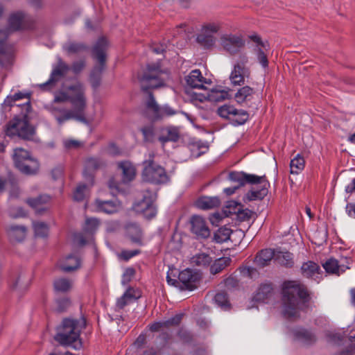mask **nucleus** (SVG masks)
Wrapping results in <instances>:
<instances>
[{
  "mask_svg": "<svg viewBox=\"0 0 355 355\" xmlns=\"http://www.w3.org/2000/svg\"><path fill=\"white\" fill-rule=\"evenodd\" d=\"M87 98L84 85L77 81L70 85L63 86L53 95V100L47 110L54 116L59 125L76 119L87 123L85 111Z\"/></svg>",
  "mask_w": 355,
  "mask_h": 355,
  "instance_id": "nucleus-1",
  "label": "nucleus"
},
{
  "mask_svg": "<svg viewBox=\"0 0 355 355\" xmlns=\"http://www.w3.org/2000/svg\"><path fill=\"white\" fill-rule=\"evenodd\" d=\"M309 300V295L304 285L297 281H288L282 286V311L285 317L295 318L299 315L301 304Z\"/></svg>",
  "mask_w": 355,
  "mask_h": 355,
  "instance_id": "nucleus-2",
  "label": "nucleus"
},
{
  "mask_svg": "<svg viewBox=\"0 0 355 355\" xmlns=\"http://www.w3.org/2000/svg\"><path fill=\"white\" fill-rule=\"evenodd\" d=\"M230 180L244 186L247 184H252V189L245 195V198L248 201L262 200L268 193L270 183L265 175L258 176L249 174L243 171H233L230 173Z\"/></svg>",
  "mask_w": 355,
  "mask_h": 355,
  "instance_id": "nucleus-3",
  "label": "nucleus"
},
{
  "mask_svg": "<svg viewBox=\"0 0 355 355\" xmlns=\"http://www.w3.org/2000/svg\"><path fill=\"white\" fill-rule=\"evenodd\" d=\"M86 322L83 318L80 319L65 318L58 328L54 339L60 345L70 346L75 349L82 347L80 338L81 331L85 327Z\"/></svg>",
  "mask_w": 355,
  "mask_h": 355,
  "instance_id": "nucleus-4",
  "label": "nucleus"
},
{
  "mask_svg": "<svg viewBox=\"0 0 355 355\" xmlns=\"http://www.w3.org/2000/svg\"><path fill=\"white\" fill-rule=\"evenodd\" d=\"M107 48L108 42L105 37L99 38L92 48V58L98 62V65L94 67L89 77L90 83L94 89L98 88L101 85V76L105 69Z\"/></svg>",
  "mask_w": 355,
  "mask_h": 355,
  "instance_id": "nucleus-5",
  "label": "nucleus"
},
{
  "mask_svg": "<svg viewBox=\"0 0 355 355\" xmlns=\"http://www.w3.org/2000/svg\"><path fill=\"white\" fill-rule=\"evenodd\" d=\"M31 19L22 11H15L10 14L6 28H0V44H1L12 32L23 31L30 27Z\"/></svg>",
  "mask_w": 355,
  "mask_h": 355,
  "instance_id": "nucleus-6",
  "label": "nucleus"
},
{
  "mask_svg": "<svg viewBox=\"0 0 355 355\" xmlns=\"http://www.w3.org/2000/svg\"><path fill=\"white\" fill-rule=\"evenodd\" d=\"M12 157L15 166L21 173L26 175H33L38 171L40 165L37 160L24 148H15Z\"/></svg>",
  "mask_w": 355,
  "mask_h": 355,
  "instance_id": "nucleus-7",
  "label": "nucleus"
},
{
  "mask_svg": "<svg viewBox=\"0 0 355 355\" xmlns=\"http://www.w3.org/2000/svg\"><path fill=\"white\" fill-rule=\"evenodd\" d=\"M35 129L26 120L14 118L6 125V135L9 137H17L24 139H33Z\"/></svg>",
  "mask_w": 355,
  "mask_h": 355,
  "instance_id": "nucleus-8",
  "label": "nucleus"
},
{
  "mask_svg": "<svg viewBox=\"0 0 355 355\" xmlns=\"http://www.w3.org/2000/svg\"><path fill=\"white\" fill-rule=\"evenodd\" d=\"M144 164V168L142 172L144 181L157 184L168 182L169 178L164 168L155 164L153 160H146Z\"/></svg>",
  "mask_w": 355,
  "mask_h": 355,
  "instance_id": "nucleus-9",
  "label": "nucleus"
},
{
  "mask_svg": "<svg viewBox=\"0 0 355 355\" xmlns=\"http://www.w3.org/2000/svg\"><path fill=\"white\" fill-rule=\"evenodd\" d=\"M163 72L159 66L148 65L146 71L139 78L141 88L144 91L157 89L164 85Z\"/></svg>",
  "mask_w": 355,
  "mask_h": 355,
  "instance_id": "nucleus-10",
  "label": "nucleus"
},
{
  "mask_svg": "<svg viewBox=\"0 0 355 355\" xmlns=\"http://www.w3.org/2000/svg\"><path fill=\"white\" fill-rule=\"evenodd\" d=\"M155 193L146 189L142 200L135 205V209L137 212L141 213L147 219H152L157 214V209L154 205Z\"/></svg>",
  "mask_w": 355,
  "mask_h": 355,
  "instance_id": "nucleus-11",
  "label": "nucleus"
},
{
  "mask_svg": "<svg viewBox=\"0 0 355 355\" xmlns=\"http://www.w3.org/2000/svg\"><path fill=\"white\" fill-rule=\"evenodd\" d=\"M220 29V25L216 22H209L202 26L200 33L197 35L196 41L198 44L209 49L216 43L214 34Z\"/></svg>",
  "mask_w": 355,
  "mask_h": 355,
  "instance_id": "nucleus-12",
  "label": "nucleus"
},
{
  "mask_svg": "<svg viewBox=\"0 0 355 355\" xmlns=\"http://www.w3.org/2000/svg\"><path fill=\"white\" fill-rule=\"evenodd\" d=\"M220 45L226 52L235 55L245 46V42L240 35L225 33L220 37Z\"/></svg>",
  "mask_w": 355,
  "mask_h": 355,
  "instance_id": "nucleus-13",
  "label": "nucleus"
},
{
  "mask_svg": "<svg viewBox=\"0 0 355 355\" xmlns=\"http://www.w3.org/2000/svg\"><path fill=\"white\" fill-rule=\"evenodd\" d=\"M146 107L150 116L155 120L160 119L165 116H171L178 113V111L168 105L159 106L151 93L149 94L148 98L146 103Z\"/></svg>",
  "mask_w": 355,
  "mask_h": 355,
  "instance_id": "nucleus-14",
  "label": "nucleus"
},
{
  "mask_svg": "<svg viewBox=\"0 0 355 355\" xmlns=\"http://www.w3.org/2000/svg\"><path fill=\"white\" fill-rule=\"evenodd\" d=\"M69 67L60 58L58 60V64L53 67L49 80L39 85L42 90L47 91L52 89L55 83L63 78L68 71Z\"/></svg>",
  "mask_w": 355,
  "mask_h": 355,
  "instance_id": "nucleus-15",
  "label": "nucleus"
},
{
  "mask_svg": "<svg viewBox=\"0 0 355 355\" xmlns=\"http://www.w3.org/2000/svg\"><path fill=\"white\" fill-rule=\"evenodd\" d=\"M191 231L198 239H207L210 230L205 219L200 216H193L190 219Z\"/></svg>",
  "mask_w": 355,
  "mask_h": 355,
  "instance_id": "nucleus-16",
  "label": "nucleus"
},
{
  "mask_svg": "<svg viewBox=\"0 0 355 355\" xmlns=\"http://www.w3.org/2000/svg\"><path fill=\"white\" fill-rule=\"evenodd\" d=\"M104 166L105 162L98 157H90L85 159L83 176L87 181H91L90 185L94 184V173Z\"/></svg>",
  "mask_w": 355,
  "mask_h": 355,
  "instance_id": "nucleus-17",
  "label": "nucleus"
},
{
  "mask_svg": "<svg viewBox=\"0 0 355 355\" xmlns=\"http://www.w3.org/2000/svg\"><path fill=\"white\" fill-rule=\"evenodd\" d=\"M94 206L96 211L107 214H114L121 208V202L116 199L108 200L96 199L94 202Z\"/></svg>",
  "mask_w": 355,
  "mask_h": 355,
  "instance_id": "nucleus-18",
  "label": "nucleus"
},
{
  "mask_svg": "<svg viewBox=\"0 0 355 355\" xmlns=\"http://www.w3.org/2000/svg\"><path fill=\"white\" fill-rule=\"evenodd\" d=\"M230 91V89L222 86H216L208 91L206 94H203L200 101H202L204 99H207L211 102H220L231 97Z\"/></svg>",
  "mask_w": 355,
  "mask_h": 355,
  "instance_id": "nucleus-19",
  "label": "nucleus"
},
{
  "mask_svg": "<svg viewBox=\"0 0 355 355\" xmlns=\"http://www.w3.org/2000/svg\"><path fill=\"white\" fill-rule=\"evenodd\" d=\"M178 279L182 284L183 288L192 291L196 288L199 277L198 273L187 268L179 273Z\"/></svg>",
  "mask_w": 355,
  "mask_h": 355,
  "instance_id": "nucleus-20",
  "label": "nucleus"
},
{
  "mask_svg": "<svg viewBox=\"0 0 355 355\" xmlns=\"http://www.w3.org/2000/svg\"><path fill=\"white\" fill-rule=\"evenodd\" d=\"M187 85L192 88L206 89L205 85H210L211 81L204 78L199 69L192 70L186 77Z\"/></svg>",
  "mask_w": 355,
  "mask_h": 355,
  "instance_id": "nucleus-21",
  "label": "nucleus"
},
{
  "mask_svg": "<svg viewBox=\"0 0 355 355\" xmlns=\"http://www.w3.org/2000/svg\"><path fill=\"white\" fill-rule=\"evenodd\" d=\"M302 275L306 278L312 279L319 282L321 279V269L316 263L308 261L301 266Z\"/></svg>",
  "mask_w": 355,
  "mask_h": 355,
  "instance_id": "nucleus-22",
  "label": "nucleus"
},
{
  "mask_svg": "<svg viewBox=\"0 0 355 355\" xmlns=\"http://www.w3.org/2000/svg\"><path fill=\"white\" fill-rule=\"evenodd\" d=\"M250 75V71L245 66L234 64V69L231 72L230 79L234 85H241L244 83L245 78Z\"/></svg>",
  "mask_w": 355,
  "mask_h": 355,
  "instance_id": "nucleus-23",
  "label": "nucleus"
},
{
  "mask_svg": "<svg viewBox=\"0 0 355 355\" xmlns=\"http://www.w3.org/2000/svg\"><path fill=\"white\" fill-rule=\"evenodd\" d=\"M272 295V285L270 284H263L255 291L252 297V302L268 303Z\"/></svg>",
  "mask_w": 355,
  "mask_h": 355,
  "instance_id": "nucleus-24",
  "label": "nucleus"
},
{
  "mask_svg": "<svg viewBox=\"0 0 355 355\" xmlns=\"http://www.w3.org/2000/svg\"><path fill=\"white\" fill-rule=\"evenodd\" d=\"M180 137V132L178 127L168 126L162 129L158 139L162 144L168 141L176 142L179 140Z\"/></svg>",
  "mask_w": 355,
  "mask_h": 355,
  "instance_id": "nucleus-25",
  "label": "nucleus"
},
{
  "mask_svg": "<svg viewBox=\"0 0 355 355\" xmlns=\"http://www.w3.org/2000/svg\"><path fill=\"white\" fill-rule=\"evenodd\" d=\"M59 267L65 272H72L80 267V259L76 255L69 254L60 260Z\"/></svg>",
  "mask_w": 355,
  "mask_h": 355,
  "instance_id": "nucleus-26",
  "label": "nucleus"
},
{
  "mask_svg": "<svg viewBox=\"0 0 355 355\" xmlns=\"http://www.w3.org/2000/svg\"><path fill=\"white\" fill-rule=\"evenodd\" d=\"M140 295L139 291L129 287L123 295L117 300L116 306L119 309H122L126 305L138 299Z\"/></svg>",
  "mask_w": 355,
  "mask_h": 355,
  "instance_id": "nucleus-27",
  "label": "nucleus"
},
{
  "mask_svg": "<svg viewBox=\"0 0 355 355\" xmlns=\"http://www.w3.org/2000/svg\"><path fill=\"white\" fill-rule=\"evenodd\" d=\"M125 231L128 237L134 243L142 245L143 233L139 225L137 223H129L125 226Z\"/></svg>",
  "mask_w": 355,
  "mask_h": 355,
  "instance_id": "nucleus-28",
  "label": "nucleus"
},
{
  "mask_svg": "<svg viewBox=\"0 0 355 355\" xmlns=\"http://www.w3.org/2000/svg\"><path fill=\"white\" fill-rule=\"evenodd\" d=\"M51 200L49 196L44 195L40 196L35 198H29L26 200V202L33 207L37 214H41L42 211L47 209L46 204H47Z\"/></svg>",
  "mask_w": 355,
  "mask_h": 355,
  "instance_id": "nucleus-29",
  "label": "nucleus"
},
{
  "mask_svg": "<svg viewBox=\"0 0 355 355\" xmlns=\"http://www.w3.org/2000/svg\"><path fill=\"white\" fill-rule=\"evenodd\" d=\"M118 166L122 171V181L128 183L132 181L136 175L135 166L130 162H121L119 163Z\"/></svg>",
  "mask_w": 355,
  "mask_h": 355,
  "instance_id": "nucleus-30",
  "label": "nucleus"
},
{
  "mask_svg": "<svg viewBox=\"0 0 355 355\" xmlns=\"http://www.w3.org/2000/svg\"><path fill=\"white\" fill-rule=\"evenodd\" d=\"M220 199L216 197L202 196L196 201V206L201 209L207 210L220 206Z\"/></svg>",
  "mask_w": 355,
  "mask_h": 355,
  "instance_id": "nucleus-31",
  "label": "nucleus"
},
{
  "mask_svg": "<svg viewBox=\"0 0 355 355\" xmlns=\"http://www.w3.org/2000/svg\"><path fill=\"white\" fill-rule=\"evenodd\" d=\"M275 258V254L271 249H265L261 250L254 258V263L259 267H264L269 264L272 258Z\"/></svg>",
  "mask_w": 355,
  "mask_h": 355,
  "instance_id": "nucleus-32",
  "label": "nucleus"
},
{
  "mask_svg": "<svg viewBox=\"0 0 355 355\" xmlns=\"http://www.w3.org/2000/svg\"><path fill=\"white\" fill-rule=\"evenodd\" d=\"M26 227L23 225H10L8 228L10 239L15 241H22L26 236Z\"/></svg>",
  "mask_w": 355,
  "mask_h": 355,
  "instance_id": "nucleus-33",
  "label": "nucleus"
},
{
  "mask_svg": "<svg viewBox=\"0 0 355 355\" xmlns=\"http://www.w3.org/2000/svg\"><path fill=\"white\" fill-rule=\"evenodd\" d=\"M211 262V257L206 252H198L191 258V263L200 268H207Z\"/></svg>",
  "mask_w": 355,
  "mask_h": 355,
  "instance_id": "nucleus-34",
  "label": "nucleus"
},
{
  "mask_svg": "<svg viewBox=\"0 0 355 355\" xmlns=\"http://www.w3.org/2000/svg\"><path fill=\"white\" fill-rule=\"evenodd\" d=\"M293 334L297 340L306 345L313 343L316 340L315 335L305 329H295Z\"/></svg>",
  "mask_w": 355,
  "mask_h": 355,
  "instance_id": "nucleus-35",
  "label": "nucleus"
},
{
  "mask_svg": "<svg viewBox=\"0 0 355 355\" xmlns=\"http://www.w3.org/2000/svg\"><path fill=\"white\" fill-rule=\"evenodd\" d=\"M254 90L249 86H244L240 88L234 94L235 101L242 104L246 101H250L253 98Z\"/></svg>",
  "mask_w": 355,
  "mask_h": 355,
  "instance_id": "nucleus-36",
  "label": "nucleus"
},
{
  "mask_svg": "<svg viewBox=\"0 0 355 355\" xmlns=\"http://www.w3.org/2000/svg\"><path fill=\"white\" fill-rule=\"evenodd\" d=\"M72 286V280L65 277L58 278L53 282L54 289L58 293L68 292L71 289Z\"/></svg>",
  "mask_w": 355,
  "mask_h": 355,
  "instance_id": "nucleus-37",
  "label": "nucleus"
},
{
  "mask_svg": "<svg viewBox=\"0 0 355 355\" xmlns=\"http://www.w3.org/2000/svg\"><path fill=\"white\" fill-rule=\"evenodd\" d=\"M232 262L230 257H223L216 259L210 266V272L213 275L220 272L227 266H230Z\"/></svg>",
  "mask_w": 355,
  "mask_h": 355,
  "instance_id": "nucleus-38",
  "label": "nucleus"
},
{
  "mask_svg": "<svg viewBox=\"0 0 355 355\" xmlns=\"http://www.w3.org/2000/svg\"><path fill=\"white\" fill-rule=\"evenodd\" d=\"M305 161L304 157L297 154L290 162V172L291 174L298 175L304 168Z\"/></svg>",
  "mask_w": 355,
  "mask_h": 355,
  "instance_id": "nucleus-39",
  "label": "nucleus"
},
{
  "mask_svg": "<svg viewBox=\"0 0 355 355\" xmlns=\"http://www.w3.org/2000/svg\"><path fill=\"white\" fill-rule=\"evenodd\" d=\"M275 260L286 268H291L294 264L293 254L288 252H279L275 254Z\"/></svg>",
  "mask_w": 355,
  "mask_h": 355,
  "instance_id": "nucleus-40",
  "label": "nucleus"
},
{
  "mask_svg": "<svg viewBox=\"0 0 355 355\" xmlns=\"http://www.w3.org/2000/svg\"><path fill=\"white\" fill-rule=\"evenodd\" d=\"M87 184H80L73 192V199L76 201H83L87 195L90 187L91 181H87Z\"/></svg>",
  "mask_w": 355,
  "mask_h": 355,
  "instance_id": "nucleus-41",
  "label": "nucleus"
},
{
  "mask_svg": "<svg viewBox=\"0 0 355 355\" xmlns=\"http://www.w3.org/2000/svg\"><path fill=\"white\" fill-rule=\"evenodd\" d=\"M232 231L225 226L218 228L214 235V239L216 243H222L230 239Z\"/></svg>",
  "mask_w": 355,
  "mask_h": 355,
  "instance_id": "nucleus-42",
  "label": "nucleus"
},
{
  "mask_svg": "<svg viewBox=\"0 0 355 355\" xmlns=\"http://www.w3.org/2000/svg\"><path fill=\"white\" fill-rule=\"evenodd\" d=\"M63 49L68 53H78L88 49L83 43L68 42L63 46Z\"/></svg>",
  "mask_w": 355,
  "mask_h": 355,
  "instance_id": "nucleus-43",
  "label": "nucleus"
},
{
  "mask_svg": "<svg viewBox=\"0 0 355 355\" xmlns=\"http://www.w3.org/2000/svg\"><path fill=\"white\" fill-rule=\"evenodd\" d=\"M234 112L230 120L234 125H243L248 121L249 114L245 110L236 109Z\"/></svg>",
  "mask_w": 355,
  "mask_h": 355,
  "instance_id": "nucleus-44",
  "label": "nucleus"
},
{
  "mask_svg": "<svg viewBox=\"0 0 355 355\" xmlns=\"http://www.w3.org/2000/svg\"><path fill=\"white\" fill-rule=\"evenodd\" d=\"M236 109L232 105L225 104L218 108L217 113L220 117L231 120L232 116L235 114Z\"/></svg>",
  "mask_w": 355,
  "mask_h": 355,
  "instance_id": "nucleus-45",
  "label": "nucleus"
},
{
  "mask_svg": "<svg viewBox=\"0 0 355 355\" xmlns=\"http://www.w3.org/2000/svg\"><path fill=\"white\" fill-rule=\"evenodd\" d=\"M323 268L327 273L340 275L338 260L330 258L322 264Z\"/></svg>",
  "mask_w": 355,
  "mask_h": 355,
  "instance_id": "nucleus-46",
  "label": "nucleus"
},
{
  "mask_svg": "<svg viewBox=\"0 0 355 355\" xmlns=\"http://www.w3.org/2000/svg\"><path fill=\"white\" fill-rule=\"evenodd\" d=\"M35 235L37 237L44 238L49 233V227L47 224L43 222H34L33 223Z\"/></svg>",
  "mask_w": 355,
  "mask_h": 355,
  "instance_id": "nucleus-47",
  "label": "nucleus"
},
{
  "mask_svg": "<svg viewBox=\"0 0 355 355\" xmlns=\"http://www.w3.org/2000/svg\"><path fill=\"white\" fill-rule=\"evenodd\" d=\"M23 98H27L28 100H29L30 99V94L27 93V92H21L15 93L12 96H7V98L5 99L3 103L5 105L12 107L14 105L12 104L13 103H15L16 101L23 99Z\"/></svg>",
  "mask_w": 355,
  "mask_h": 355,
  "instance_id": "nucleus-48",
  "label": "nucleus"
},
{
  "mask_svg": "<svg viewBox=\"0 0 355 355\" xmlns=\"http://www.w3.org/2000/svg\"><path fill=\"white\" fill-rule=\"evenodd\" d=\"M214 301L222 309H227L230 306L227 295L223 292L216 293L214 297Z\"/></svg>",
  "mask_w": 355,
  "mask_h": 355,
  "instance_id": "nucleus-49",
  "label": "nucleus"
},
{
  "mask_svg": "<svg viewBox=\"0 0 355 355\" xmlns=\"http://www.w3.org/2000/svg\"><path fill=\"white\" fill-rule=\"evenodd\" d=\"M253 51L255 53L257 60L263 68H266L268 65V61L267 55L266 54V51H268V50H265L263 48H254Z\"/></svg>",
  "mask_w": 355,
  "mask_h": 355,
  "instance_id": "nucleus-50",
  "label": "nucleus"
},
{
  "mask_svg": "<svg viewBox=\"0 0 355 355\" xmlns=\"http://www.w3.org/2000/svg\"><path fill=\"white\" fill-rule=\"evenodd\" d=\"M99 225V220L95 218H87L84 226L85 232L93 233L95 232Z\"/></svg>",
  "mask_w": 355,
  "mask_h": 355,
  "instance_id": "nucleus-51",
  "label": "nucleus"
},
{
  "mask_svg": "<svg viewBox=\"0 0 355 355\" xmlns=\"http://www.w3.org/2000/svg\"><path fill=\"white\" fill-rule=\"evenodd\" d=\"M249 38L255 43L254 48H263L265 50H269V44L267 41H262L261 38L257 34L249 35Z\"/></svg>",
  "mask_w": 355,
  "mask_h": 355,
  "instance_id": "nucleus-52",
  "label": "nucleus"
},
{
  "mask_svg": "<svg viewBox=\"0 0 355 355\" xmlns=\"http://www.w3.org/2000/svg\"><path fill=\"white\" fill-rule=\"evenodd\" d=\"M135 270L132 268H128L125 270L121 279V284L123 285H127L134 277Z\"/></svg>",
  "mask_w": 355,
  "mask_h": 355,
  "instance_id": "nucleus-53",
  "label": "nucleus"
},
{
  "mask_svg": "<svg viewBox=\"0 0 355 355\" xmlns=\"http://www.w3.org/2000/svg\"><path fill=\"white\" fill-rule=\"evenodd\" d=\"M141 132L143 134L144 141H149L153 139L154 135V129L152 125L141 128Z\"/></svg>",
  "mask_w": 355,
  "mask_h": 355,
  "instance_id": "nucleus-54",
  "label": "nucleus"
},
{
  "mask_svg": "<svg viewBox=\"0 0 355 355\" xmlns=\"http://www.w3.org/2000/svg\"><path fill=\"white\" fill-rule=\"evenodd\" d=\"M57 311L62 312L65 311L71 304V301L67 297H63L56 301Z\"/></svg>",
  "mask_w": 355,
  "mask_h": 355,
  "instance_id": "nucleus-55",
  "label": "nucleus"
},
{
  "mask_svg": "<svg viewBox=\"0 0 355 355\" xmlns=\"http://www.w3.org/2000/svg\"><path fill=\"white\" fill-rule=\"evenodd\" d=\"M8 215L13 218L25 216L26 214L21 207H11L8 210Z\"/></svg>",
  "mask_w": 355,
  "mask_h": 355,
  "instance_id": "nucleus-56",
  "label": "nucleus"
},
{
  "mask_svg": "<svg viewBox=\"0 0 355 355\" xmlns=\"http://www.w3.org/2000/svg\"><path fill=\"white\" fill-rule=\"evenodd\" d=\"M12 58V55L10 53H6L3 47H0V64L2 66H5L7 64L10 63Z\"/></svg>",
  "mask_w": 355,
  "mask_h": 355,
  "instance_id": "nucleus-57",
  "label": "nucleus"
},
{
  "mask_svg": "<svg viewBox=\"0 0 355 355\" xmlns=\"http://www.w3.org/2000/svg\"><path fill=\"white\" fill-rule=\"evenodd\" d=\"M351 263V259L347 257H341L340 260H338V266H339V272L343 273L347 269L349 268V265Z\"/></svg>",
  "mask_w": 355,
  "mask_h": 355,
  "instance_id": "nucleus-58",
  "label": "nucleus"
},
{
  "mask_svg": "<svg viewBox=\"0 0 355 355\" xmlns=\"http://www.w3.org/2000/svg\"><path fill=\"white\" fill-rule=\"evenodd\" d=\"M140 253V250H123L121 252L120 257L125 261H128L131 258L139 254Z\"/></svg>",
  "mask_w": 355,
  "mask_h": 355,
  "instance_id": "nucleus-59",
  "label": "nucleus"
},
{
  "mask_svg": "<svg viewBox=\"0 0 355 355\" xmlns=\"http://www.w3.org/2000/svg\"><path fill=\"white\" fill-rule=\"evenodd\" d=\"M183 315L176 314L175 315L171 317L168 320H165L166 324L167 327H169L171 326H175L180 324V321L182 320Z\"/></svg>",
  "mask_w": 355,
  "mask_h": 355,
  "instance_id": "nucleus-60",
  "label": "nucleus"
},
{
  "mask_svg": "<svg viewBox=\"0 0 355 355\" xmlns=\"http://www.w3.org/2000/svg\"><path fill=\"white\" fill-rule=\"evenodd\" d=\"M85 66L84 60H78L74 62L71 65V70L74 73H79Z\"/></svg>",
  "mask_w": 355,
  "mask_h": 355,
  "instance_id": "nucleus-61",
  "label": "nucleus"
},
{
  "mask_svg": "<svg viewBox=\"0 0 355 355\" xmlns=\"http://www.w3.org/2000/svg\"><path fill=\"white\" fill-rule=\"evenodd\" d=\"M64 168L62 166H58L55 167L51 171V175L53 180H56L61 178L63 175Z\"/></svg>",
  "mask_w": 355,
  "mask_h": 355,
  "instance_id": "nucleus-62",
  "label": "nucleus"
},
{
  "mask_svg": "<svg viewBox=\"0 0 355 355\" xmlns=\"http://www.w3.org/2000/svg\"><path fill=\"white\" fill-rule=\"evenodd\" d=\"M64 146L67 149L78 148L81 144L77 140L67 139L64 141Z\"/></svg>",
  "mask_w": 355,
  "mask_h": 355,
  "instance_id": "nucleus-63",
  "label": "nucleus"
},
{
  "mask_svg": "<svg viewBox=\"0 0 355 355\" xmlns=\"http://www.w3.org/2000/svg\"><path fill=\"white\" fill-rule=\"evenodd\" d=\"M164 327H167L165 320L155 322L149 325V329L151 331H158Z\"/></svg>",
  "mask_w": 355,
  "mask_h": 355,
  "instance_id": "nucleus-64",
  "label": "nucleus"
}]
</instances>
